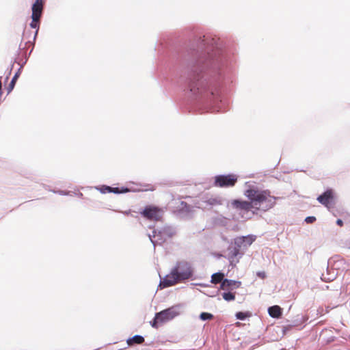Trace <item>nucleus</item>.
Wrapping results in <instances>:
<instances>
[{
	"label": "nucleus",
	"mask_w": 350,
	"mask_h": 350,
	"mask_svg": "<svg viewBox=\"0 0 350 350\" xmlns=\"http://www.w3.org/2000/svg\"><path fill=\"white\" fill-rule=\"evenodd\" d=\"M192 275L191 264L185 260L178 261L171 272L161 280L159 286L162 288L172 286L190 278Z\"/></svg>",
	"instance_id": "f257e3e1"
},
{
	"label": "nucleus",
	"mask_w": 350,
	"mask_h": 350,
	"mask_svg": "<svg viewBox=\"0 0 350 350\" xmlns=\"http://www.w3.org/2000/svg\"><path fill=\"white\" fill-rule=\"evenodd\" d=\"M238 176L234 174L217 175L214 178L213 185L217 187H231L237 183Z\"/></svg>",
	"instance_id": "f03ea898"
},
{
	"label": "nucleus",
	"mask_w": 350,
	"mask_h": 350,
	"mask_svg": "<svg viewBox=\"0 0 350 350\" xmlns=\"http://www.w3.org/2000/svg\"><path fill=\"white\" fill-rule=\"evenodd\" d=\"M176 315L177 312L172 308L164 310L156 314L154 319L150 322L151 325L154 328H157L159 325L172 319Z\"/></svg>",
	"instance_id": "7ed1b4c3"
},
{
	"label": "nucleus",
	"mask_w": 350,
	"mask_h": 350,
	"mask_svg": "<svg viewBox=\"0 0 350 350\" xmlns=\"http://www.w3.org/2000/svg\"><path fill=\"white\" fill-rule=\"evenodd\" d=\"M163 210L158 206L154 205L146 206L141 215L146 219L150 221H159L162 218Z\"/></svg>",
	"instance_id": "20e7f679"
},
{
	"label": "nucleus",
	"mask_w": 350,
	"mask_h": 350,
	"mask_svg": "<svg viewBox=\"0 0 350 350\" xmlns=\"http://www.w3.org/2000/svg\"><path fill=\"white\" fill-rule=\"evenodd\" d=\"M231 206L239 214L243 217V215L248 213L252 208L259 209L258 206H255L252 203L240 200H233L231 202Z\"/></svg>",
	"instance_id": "39448f33"
},
{
	"label": "nucleus",
	"mask_w": 350,
	"mask_h": 350,
	"mask_svg": "<svg viewBox=\"0 0 350 350\" xmlns=\"http://www.w3.org/2000/svg\"><path fill=\"white\" fill-rule=\"evenodd\" d=\"M255 239L256 237L253 235L239 237L234 239V244L238 245L243 251H244L252 244Z\"/></svg>",
	"instance_id": "423d86ee"
},
{
	"label": "nucleus",
	"mask_w": 350,
	"mask_h": 350,
	"mask_svg": "<svg viewBox=\"0 0 350 350\" xmlns=\"http://www.w3.org/2000/svg\"><path fill=\"white\" fill-rule=\"evenodd\" d=\"M247 196L251 200L250 203H252L255 206L260 208L261 202H262V193L254 189H248L246 191Z\"/></svg>",
	"instance_id": "0eeeda50"
},
{
	"label": "nucleus",
	"mask_w": 350,
	"mask_h": 350,
	"mask_svg": "<svg viewBox=\"0 0 350 350\" xmlns=\"http://www.w3.org/2000/svg\"><path fill=\"white\" fill-rule=\"evenodd\" d=\"M334 200V194L332 189H328L317 198V200L327 208H329Z\"/></svg>",
	"instance_id": "6e6552de"
},
{
	"label": "nucleus",
	"mask_w": 350,
	"mask_h": 350,
	"mask_svg": "<svg viewBox=\"0 0 350 350\" xmlns=\"http://www.w3.org/2000/svg\"><path fill=\"white\" fill-rule=\"evenodd\" d=\"M190 91L193 92V94H201L206 91V85L204 81L198 80L196 81H193L189 85Z\"/></svg>",
	"instance_id": "1a4fd4ad"
},
{
	"label": "nucleus",
	"mask_w": 350,
	"mask_h": 350,
	"mask_svg": "<svg viewBox=\"0 0 350 350\" xmlns=\"http://www.w3.org/2000/svg\"><path fill=\"white\" fill-rule=\"evenodd\" d=\"M44 0H36L35 3L32 5L31 16L36 18H41L43 8H44Z\"/></svg>",
	"instance_id": "9d476101"
},
{
	"label": "nucleus",
	"mask_w": 350,
	"mask_h": 350,
	"mask_svg": "<svg viewBox=\"0 0 350 350\" xmlns=\"http://www.w3.org/2000/svg\"><path fill=\"white\" fill-rule=\"evenodd\" d=\"M276 198L271 196L270 192L264 191V211L272 208L275 204Z\"/></svg>",
	"instance_id": "9b49d317"
},
{
	"label": "nucleus",
	"mask_w": 350,
	"mask_h": 350,
	"mask_svg": "<svg viewBox=\"0 0 350 350\" xmlns=\"http://www.w3.org/2000/svg\"><path fill=\"white\" fill-rule=\"evenodd\" d=\"M243 254V251L241 248L234 243V245L229 248L228 256L230 262H234L238 256L242 255Z\"/></svg>",
	"instance_id": "f8f14e48"
},
{
	"label": "nucleus",
	"mask_w": 350,
	"mask_h": 350,
	"mask_svg": "<svg viewBox=\"0 0 350 350\" xmlns=\"http://www.w3.org/2000/svg\"><path fill=\"white\" fill-rule=\"evenodd\" d=\"M241 286V282L239 281L231 280L225 279L221 284V288L224 290H228L234 288H239Z\"/></svg>",
	"instance_id": "ddd939ff"
},
{
	"label": "nucleus",
	"mask_w": 350,
	"mask_h": 350,
	"mask_svg": "<svg viewBox=\"0 0 350 350\" xmlns=\"http://www.w3.org/2000/svg\"><path fill=\"white\" fill-rule=\"evenodd\" d=\"M269 314L273 318H279L282 315V308L279 306H273L268 308Z\"/></svg>",
	"instance_id": "4468645a"
},
{
	"label": "nucleus",
	"mask_w": 350,
	"mask_h": 350,
	"mask_svg": "<svg viewBox=\"0 0 350 350\" xmlns=\"http://www.w3.org/2000/svg\"><path fill=\"white\" fill-rule=\"evenodd\" d=\"M31 19H32V21L30 23V27H31V28L36 29V31L33 33V40H34L38 34V29L40 27V18L31 16Z\"/></svg>",
	"instance_id": "2eb2a0df"
},
{
	"label": "nucleus",
	"mask_w": 350,
	"mask_h": 350,
	"mask_svg": "<svg viewBox=\"0 0 350 350\" xmlns=\"http://www.w3.org/2000/svg\"><path fill=\"white\" fill-rule=\"evenodd\" d=\"M144 342V338L143 336L139 335H135L132 338H129L127 339L126 342L129 346H133L135 344L140 345Z\"/></svg>",
	"instance_id": "dca6fc26"
},
{
	"label": "nucleus",
	"mask_w": 350,
	"mask_h": 350,
	"mask_svg": "<svg viewBox=\"0 0 350 350\" xmlns=\"http://www.w3.org/2000/svg\"><path fill=\"white\" fill-rule=\"evenodd\" d=\"M204 202L210 206H219L222 204V200L219 197H211L206 199Z\"/></svg>",
	"instance_id": "f3484780"
},
{
	"label": "nucleus",
	"mask_w": 350,
	"mask_h": 350,
	"mask_svg": "<svg viewBox=\"0 0 350 350\" xmlns=\"http://www.w3.org/2000/svg\"><path fill=\"white\" fill-rule=\"evenodd\" d=\"M21 68L18 69V70L15 73L14 76L13 77L11 82L10 83L8 87L7 88L8 93H10L14 89L15 84L16 83L17 79H18L20 75H21Z\"/></svg>",
	"instance_id": "a211bd4d"
},
{
	"label": "nucleus",
	"mask_w": 350,
	"mask_h": 350,
	"mask_svg": "<svg viewBox=\"0 0 350 350\" xmlns=\"http://www.w3.org/2000/svg\"><path fill=\"white\" fill-rule=\"evenodd\" d=\"M224 278V275L222 273H213L211 276V282L213 284H217L223 282Z\"/></svg>",
	"instance_id": "6ab92c4d"
},
{
	"label": "nucleus",
	"mask_w": 350,
	"mask_h": 350,
	"mask_svg": "<svg viewBox=\"0 0 350 350\" xmlns=\"http://www.w3.org/2000/svg\"><path fill=\"white\" fill-rule=\"evenodd\" d=\"M222 297L226 301H233L235 299V294L230 292L224 293Z\"/></svg>",
	"instance_id": "aec40b11"
},
{
	"label": "nucleus",
	"mask_w": 350,
	"mask_h": 350,
	"mask_svg": "<svg viewBox=\"0 0 350 350\" xmlns=\"http://www.w3.org/2000/svg\"><path fill=\"white\" fill-rule=\"evenodd\" d=\"M200 318L202 321L211 320L213 319V315L208 312H202L200 315Z\"/></svg>",
	"instance_id": "412c9836"
},
{
	"label": "nucleus",
	"mask_w": 350,
	"mask_h": 350,
	"mask_svg": "<svg viewBox=\"0 0 350 350\" xmlns=\"http://www.w3.org/2000/svg\"><path fill=\"white\" fill-rule=\"evenodd\" d=\"M247 317H248V314L242 312H239L236 314V317L240 320H244Z\"/></svg>",
	"instance_id": "4be33fe9"
},
{
	"label": "nucleus",
	"mask_w": 350,
	"mask_h": 350,
	"mask_svg": "<svg viewBox=\"0 0 350 350\" xmlns=\"http://www.w3.org/2000/svg\"><path fill=\"white\" fill-rule=\"evenodd\" d=\"M100 190L101 193H111L112 189L111 187H109V186H103Z\"/></svg>",
	"instance_id": "5701e85b"
},
{
	"label": "nucleus",
	"mask_w": 350,
	"mask_h": 350,
	"mask_svg": "<svg viewBox=\"0 0 350 350\" xmlns=\"http://www.w3.org/2000/svg\"><path fill=\"white\" fill-rule=\"evenodd\" d=\"M111 189H112L111 192L115 193H124V192L129 191L128 189H122V191H120L119 188H118V187H111Z\"/></svg>",
	"instance_id": "b1692460"
},
{
	"label": "nucleus",
	"mask_w": 350,
	"mask_h": 350,
	"mask_svg": "<svg viewBox=\"0 0 350 350\" xmlns=\"http://www.w3.org/2000/svg\"><path fill=\"white\" fill-rule=\"evenodd\" d=\"M305 221L308 224H312L316 221V217L313 216H309L305 219Z\"/></svg>",
	"instance_id": "393cba45"
},
{
	"label": "nucleus",
	"mask_w": 350,
	"mask_h": 350,
	"mask_svg": "<svg viewBox=\"0 0 350 350\" xmlns=\"http://www.w3.org/2000/svg\"><path fill=\"white\" fill-rule=\"evenodd\" d=\"M148 188L145 189V191H154L155 190V187L153 185H148Z\"/></svg>",
	"instance_id": "a878e982"
},
{
	"label": "nucleus",
	"mask_w": 350,
	"mask_h": 350,
	"mask_svg": "<svg viewBox=\"0 0 350 350\" xmlns=\"http://www.w3.org/2000/svg\"><path fill=\"white\" fill-rule=\"evenodd\" d=\"M27 34H28V32L27 31H24L23 34V39L26 40V39L29 38V36Z\"/></svg>",
	"instance_id": "bb28decb"
},
{
	"label": "nucleus",
	"mask_w": 350,
	"mask_h": 350,
	"mask_svg": "<svg viewBox=\"0 0 350 350\" xmlns=\"http://www.w3.org/2000/svg\"><path fill=\"white\" fill-rule=\"evenodd\" d=\"M336 224H337L339 226H343V221H342L340 219H337V221H336Z\"/></svg>",
	"instance_id": "cd10ccee"
}]
</instances>
